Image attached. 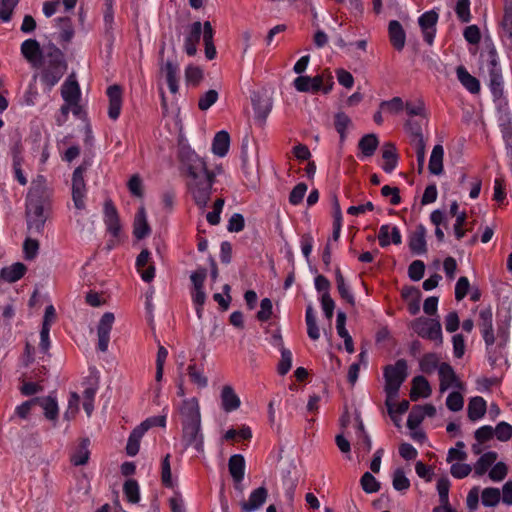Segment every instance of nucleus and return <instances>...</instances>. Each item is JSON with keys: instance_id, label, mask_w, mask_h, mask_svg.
I'll list each match as a JSON object with an SVG mask.
<instances>
[{"instance_id": "7", "label": "nucleus", "mask_w": 512, "mask_h": 512, "mask_svg": "<svg viewBox=\"0 0 512 512\" xmlns=\"http://www.w3.org/2000/svg\"><path fill=\"white\" fill-rule=\"evenodd\" d=\"M412 328L420 337L442 343L441 324L436 319L420 317L414 320Z\"/></svg>"}, {"instance_id": "26", "label": "nucleus", "mask_w": 512, "mask_h": 512, "mask_svg": "<svg viewBox=\"0 0 512 512\" xmlns=\"http://www.w3.org/2000/svg\"><path fill=\"white\" fill-rule=\"evenodd\" d=\"M150 226L147 221L146 211L143 206H141L134 218L133 223V234L137 239H143L150 234Z\"/></svg>"}, {"instance_id": "46", "label": "nucleus", "mask_w": 512, "mask_h": 512, "mask_svg": "<svg viewBox=\"0 0 512 512\" xmlns=\"http://www.w3.org/2000/svg\"><path fill=\"white\" fill-rule=\"evenodd\" d=\"M424 417L425 412L423 411L422 406H413L407 419V427L411 430L416 429L422 423Z\"/></svg>"}, {"instance_id": "64", "label": "nucleus", "mask_w": 512, "mask_h": 512, "mask_svg": "<svg viewBox=\"0 0 512 512\" xmlns=\"http://www.w3.org/2000/svg\"><path fill=\"white\" fill-rule=\"evenodd\" d=\"M502 29L504 34L512 39V3L506 4L505 6Z\"/></svg>"}, {"instance_id": "41", "label": "nucleus", "mask_w": 512, "mask_h": 512, "mask_svg": "<svg viewBox=\"0 0 512 512\" xmlns=\"http://www.w3.org/2000/svg\"><path fill=\"white\" fill-rule=\"evenodd\" d=\"M60 29V40L63 42H70L74 36V29L72 21L69 17H62L57 19Z\"/></svg>"}, {"instance_id": "27", "label": "nucleus", "mask_w": 512, "mask_h": 512, "mask_svg": "<svg viewBox=\"0 0 512 512\" xmlns=\"http://www.w3.org/2000/svg\"><path fill=\"white\" fill-rule=\"evenodd\" d=\"M382 158L384 160V164L382 165L383 170L386 173H391L396 168L398 163V155L396 152V147L393 143L387 142L383 145Z\"/></svg>"}, {"instance_id": "60", "label": "nucleus", "mask_w": 512, "mask_h": 512, "mask_svg": "<svg viewBox=\"0 0 512 512\" xmlns=\"http://www.w3.org/2000/svg\"><path fill=\"white\" fill-rule=\"evenodd\" d=\"M281 351V360L278 364V373L280 375H285L289 372L292 366V353L287 348H282Z\"/></svg>"}, {"instance_id": "38", "label": "nucleus", "mask_w": 512, "mask_h": 512, "mask_svg": "<svg viewBox=\"0 0 512 512\" xmlns=\"http://www.w3.org/2000/svg\"><path fill=\"white\" fill-rule=\"evenodd\" d=\"M305 321L307 325V334L309 338L314 341L318 340L320 338V331L316 322L314 309L311 305H309L306 309Z\"/></svg>"}, {"instance_id": "52", "label": "nucleus", "mask_w": 512, "mask_h": 512, "mask_svg": "<svg viewBox=\"0 0 512 512\" xmlns=\"http://www.w3.org/2000/svg\"><path fill=\"white\" fill-rule=\"evenodd\" d=\"M393 488L397 491H406L410 487V481L405 476L404 471L401 468H398L393 473Z\"/></svg>"}, {"instance_id": "61", "label": "nucleus", "mask_w": 512, "mask_h": 512, "mask_svg": "<svg viewBox=\"0 0 512 512\" xmlns=\"http://www.w3.org/2000/svg\"><path fill=\"white\" fill-rule=\"evenodd\" d=\"M97 388L96 387H88L83 392V408L87 414V416H91L94 410V398L96 395Z\"/></svg>"}, {"instance_id": "55", "label": "nucleus", "mask_w": 512, "mask_h": 512, "mask_svg": "<svg viewBox=\"0 0 512 512\" xmlns=\"http://www.w3.org/2000/svg\"><path fill=\"white\" fill-rule=\"evenodd\" d=\"M455 12L458 19L463 23H468L471 20L470 14V0H458L455 6Z\"/></svg>"}, {"instance_id": "56", "label": "nucleus", "mask_w": 512, "mask_h": 512, "mask_svg": "<svg viewBox=\"0 0 512 512\" xmlns=\"http://www.w3.org/2000/svg\"><path fill=\"white\" fill-rule=\"evenodd\" d=\"M185 78L188 83L197 86L203 79V71L195 65H188L185 69Z\"/></svg>"}, {"instance_id": "11", "label": "nucleus", "mask_w": 512, "mask_h": 512, "mask_svg": "<svg viewBox=\"0 0 512 512\" xmlns=\"http://www.w3.org/2000/svg\"><path fill=\"white\" fill-rule=\"evenodd\" d=\"M20 51L24 59L33 67L39 68L42 64V49L35 39H27L22 42Z\"/></svg>"}, {"instance_id": "14", "label": "nucleus", "mask_w": 512, "mask_h": 512, "mask_svg": "<svg viewBox=\"0 0 512 512\" xmlns=\"http://www.w3.org/2000/svg\"><path fill=\"white\" fill-rule=\"evenodd\" d=\"M437 21L438 13L434 10L423 13L418 19L419 26L423 33V38L429 45L433 44Z\"/></svg>"}, {"instance_id": "10", "label": "nucleus", "mask_w": 512, "mask_h": 512, "mask_svg": "<svg viewBox=\"0 0 512 512\" xmlns=\"http://www.w3.org/2000/svg\"><path fill=\"white\" fill-rule=\"evenodd\" d=\"M182 442L184 443L185 448L192 446L199 453L204 451L201 422L182 425Z\"/></svg>"}, {"instance_id": "19", "label": "nucleus", "mask_w": 512, "mask_h": 512, "mask_svg": "<svg viewBox=\"0 0 512 512\" xmlns=\"http://www.w3.org/2000/svg\"><path fill=\"white\" fill-rule=\"evenodd\" d=\"M104 221L108 231L115 237L119 235L121 225L119 215L111 200H106L104 204Z\"/></svg>"}, {"instance_id": "6", "label": "nucleus", "mask_w": 512, "mask_h": 512, "mask_svg": "<svg viewBox=\"0 0 512 512\" xmlns=\"http://www.w3.org/2000/svg\"><path fill=\"white\" fill-rule=\"evenodd\" d=\"M154 426L165 427L166 416L160 415L147 418L132 430L126 445V452L129 456H135L139 452L141 438Z\"/></svg>"}, {"instance_id": "12", "label": "nucleus", "mask_w": 512, "mask_h": 512, "mask_svg": "<svg viewBox=\"0 0 512 512\" xmlns=\"http://www.w3.org/2000/svg\"><path fill=\"white\" fill-rule=\"evenodd\" d=\"M115 317L111 312H106L102 315L98 326H97V336H98V349L101 352H106L108 350V344L110 341V332L112 330V326L114 323Z\"/></svg>"}, {"instance_id": "53", "label": "nucleus", "mask_w": 512, "mask_h": 512, "mask_svg": "<svg viewBox=\"0 0 512 512\" xmlns=\"http://www.w3.org/2000/svg\"><path fill=\"white\" fill-rule=\"evenodd\" d=\"M167 356H168L167 349L164 346L160 345L158 347L157 357H156V374H155V379H156L157 382H160L162 380V378H163L164 364H165Z\"/></svg>"}, {"instance_id": "2", "label": "nucleus", "mask_w": 512, "mask_h": 512, "mask_svg": "<svg viewBox=\"0 0 512 512\" xmlns=\"http://www.w3.org/2000/svg\"><path fill=\"white\" fill-rule=\"evenodd\" d=\"M48 194L43 176H38L32 182L27 195L26 214L27 225L30 231L41 233L44 228L47 216L44 213V207L47 206Z\"/></svg>"}, {"instance_id": "8", "label": "nucleus", "mask_w": 512, "mask_h": 512, "mask_svg": "<svg viewBox=\"0 0 512 512\" xmlns=\"http://www.w3.org/2000/svg\"><path fill=\"white\" fill-rule=\"evenodd\" d=\"M86 170V165H80L74 170L72 176V200L78 210L85 209L86 184L84 173Z\"/></svg>"}, {"instance_id": "51", "label": "nucleus", "mask_w": 512, "mask_h": 512, "mask_svg": "<svg viewBox=\"0 0 512 512\" xmlns=\"http://www.w3.org/2000/svg\"><path fill=\"white\" fill-rule=\"evenodd\" d=\"M218 92L214 89H210L200 96L198 100V108L201 111L208 110L213 104H215L218 100Z\"/></svg>"}, {"instance_id": "33", "label": "nucleus", "mask_w": 512, "mask_h": 512, "mask_svg": "<svg viewBox=\"0 0 512 512\" xmlns=\"http://www.w3.org/2000/svg\"><path fill=\"white\" fill-rule=\"evenodd\" d=\"M467 412L471 421L479 420L486 413V401L480 396L471 398L468 404Z\"/></svg>"}, {"instance_id": "43", "label": "nucleus", "mask_w": 512, "mask_h": 512, "mask_svg": "<svg viewBox=\"0 0 512 512\" xmlns=\"http://www.w3.org/2000/svg\"><path fill=\"white\" fill-rule=\"evenodd\" d=\"M482 504L486 507H494L501 500L500 490L498 488L488 487L482 491Z\"/></svg>"}, {"instance_id": "18", "label": "nucleus", "mask_w": 512, "mask_h": 512, "mask_svg": "<svg viewBox=\"0 0 512 512\" xmlns=\"http://www.w3.org/2000/svg\"><path fill=\"white\" fill-rule=\"evenodd\" d=\"M61 95L66 103L69 105H75L74 113L77 114V110L79 108L78 103L80 100V88L78 82L69 77L62 85Z\"/></svg>"}, {"instance_id": "28", "label": "nucleus", "mask_w": 512, "mask_h": 512, "mask_svg": "<svg viewBox=\"0 0 512 512\" xmlns=\"http://www.w3.org/2000/svg\"><path fill=\"white\" fill-rule=\"evenodd\" d=\"M228 470L233 480L243 481L245 474V459L241 454H234L228 460Z\"/></svg>"}, {"instance_id": "54", "label": "nucleus", "mask_w": 512, "mask_h": 512, "mask_svg": "<svg viewBox=\"0 0 512 512\" xmlns=\"http://www.w3.org/2000/svg\"><path fill=\"white\" fill-rule=\"evenodd\" d=\"M446 406L453 412L462 410L464 406V398L460 390L451 392L446 399Z\"/></svg>"}, {"instance_id": "9", "label": "nucleus", "mask_w": 512, "mask_h": 512, "mask_svg": "<svg viewBox=\"0 0 512 512\" xmlns=\"http://www.w3.org/2000/svg\"><path fill=\"white\" fill-rule=\"evenodd\" d=\"M439 375V390L444 393L450 388L460 391L465 390V384L456 375L453 367L446 362H442L438 369Z\"/></svg>"}, {"instance_id": "58", "label": "nucleus", "mask_w": 512, "mask_h": 512, "mask_svg": "<svg viewBox=\"0 0 512 512\" xmlns=\"http://www.w3.org/2000/svg\"><path fill=\"white\" fill-rule=\"evenodd\" d=\"M19 0H0V19L7 22L11 19L14 8Z\"/></svg>"}, {"instance_id": "31", "label": "nucleus", "mask_w": 512, "mask_h": 512, "mask_svg": "<svg viewBox=\"0 0 512 512\" xmlns=\"http://www.w3.org/2000/svg\"><path fill=\"white\" fill-rule=\"evenodd\" d=\"M457 77L460 83L470 92L476 94L480 91V83L477 78L472 76L465 67L459 66L456 69Z\"/></svg>"}, {"instance_id": "17", "label": "nucleus", "mask_w": 512, "mask_h": 512, "mask_svg": "<svg viewBox=\"0 0 512 512\" xmlns=\"http://www.w3.org/2000/svg\"><path fill=\"white\" fill-rule=\"evenodd\" d=\"M268 491L265 487H259L253 490L248 500H243L239 503L242 512H254L258 510L266 501Z\"/></svg>"}, {"instance_id": "13", "label": "nucleus", "mask_w": 512, "mask_h": 512, "mask_svg": "<svg viewBox=\"0 0 512 512\" xmlns=\"http://www.w3.org/2000/svg\"><path fill=\"white\" fill-rule=\"evenodd\" d=\"M182 425L201 422L200 408L197 398L184 399L179 407Z\"/></svg>"}, {"instance_id": "23", "label": "nucleus", "mask_w": 512, "mask_h": 512, "mask_svg": "<svg viewBox=\"0 0 512 512\" xmlns=\"http://www.w3.org/2000/svg\"><path fill=\"white\" fill-rule=\"evenodd\" d=\"M432 393L431 386L424 376H415L412 379L410 399L417 401L419 398H428Z\"/></svg>"}, {"instance_id": "25", "label": "nucleus", "mask_w": 512, "mask_h": 512, "mask_svg": "<svg viewBox=\"0 0 512 512\" xmlns=\"http://www.w3.org/2000/svg\"><path fill=\"white\" fill-rule=\"evenodd\" d=\"M388 32L392 46L397 51H401L406 43V34L400 22L397 20L390 21Z\"/></svg>"}, {"instance_id": "44", "label": "nucleus", "mask_w": 512, "mask_h": 512, "mask_svg": "<svg viewBox=\"0 0 512 512\" xmlns=\"http://www.w3.org/2000/svg\"><path fill=\"white\" fill-rule=\"evenodd\" d=\"M352 124L350 117L344 112H338L335 115V129L340 135V141L343 142L346 137V129Z\"/></svg>"}, {"instance_id": "15", "label": "nucleus", "mask_w": 512, "mask_h": 512, "mask_svg": "<svg viewBox=\"0 0 512 512\" xmlns=\"http://www.w3.org/2000/svg\"><path fill=\"white\" fill-rule=\"evenodd\" d=\"M160 73L166 78L169 90L171 93L176 94L179 90V66L178 63L172 60H161L159 62Z\"/></svg>"}, {"instance_id": "42", "label": "nucleus", "mask_w": 512, "mask_h": 512, "mask_svg": "<svg viewBox=\"0 0 512 512\" xmlns=\"http://www.w3.org/2000/svg\"><path fill=\"white\" fill-rule=\"evenodd\" d=\"M503 78L501 71H489V87L495 98H500L503 92Z\"/></svg>"}, {"instance_id": "1", "label": "nucleus", "mask_w": 512, "mask_h": 512, "mask_svg": "<svg viewBox=\"0 0 512 512\" xmlns=\"http://www.w3.org/2000/svg\"><path fill=\"white\" fill-rule=\"evenodd\" d=\"M181 171L187 177V188L195 204L206 207L210 200L215 174L207 167L203 158L189 148L183 147L179 152Z\"/></svg>"}, {"instance_id": "29", "label": "nucleus", "mask_w": 512, "mask_h": 512, "mask_svg": "<svg viewBox=\"0 0 512 512\" xmlns=\"http://www.w3.org/2000/svg\"><path fill=\"white\" fill-rule=\"evenodd\" d=\"M222 408L226 412H231L239 408L240 399L230 385H225L221 391Z\"/></svg>"}, {"instance_id": "40", "label": "nucleus", "mask_w": 512, "mask_h": 512, "mask_svg": "<svg viewBox=\"0 0 512 512\" xmlns=\"http://www.w3.org/2000/svg\"><path fill=\"white\" fill-rule=\"evenodd\" d=\"M187 373L191 382L194 383L198 388L203 389L208 386V378L203 374L202 371L197 369L195 363H192L187 367Z\"/></svg>"}, {"instance_id": "5", "label": "nucleus", "mask_w": 512, "mask_h": 512, "mask_svg": "<svg viewBox=\"0 0 512 512\" xmlns=\"http://www.w3.org/2000/svg\"><path fill=\"white\" fill-rule=\"evenodd\" d=\"M408 365L405 359H399L394 364L384 367L383 377L385 380L384 391L387 399L385 404L388 409L389 415H392L391 400L397 397L401 385L404 383L408 376Z\"/></svg>"}, {"instance_id": "20", "label": "nucleus", "mask_w": 512, "mask_h": 512, "mask_svg": "<svg viewBox=\"0 0 512 512\" xmlns=\"http://www.w3.org/2000/svg\"><path fill=\"white\" fill-rule=\"evenodd\" d=\"M202 34V23L200 21L193 22L185 37L184 49L189 56H194L197 53V44L200 41Z\"/></svg>"}, {"instance_id": "4", "label": "nucleus", "mask_w": 512, "mask_h": 512, "mask_svg": "<svg viewBox=\"0 0 512 512\" xmlns=\"http://www.w3.org/2000/svg\"><path fill=\"white\" fill-rule=\"evenodd\" d=\"M45 63L41 72L42 83L50 90L67 71V63L63 52L54 44L48 46Z\"/></svg>"}, {"instance_id": "45", "label": "nucleus", "mask_w": 512, "mask_h": 512, "mask_svg": "<svg viewBox=\"0 0 512 512\" xmlns=\"http://www.w3.org/2000/svg\"><path fill=\"white\" fill-rule=\"evenodd\" d=\"M123 492L127 500L131 503H137L140 500L139 485L134 479L127 480L123 485Z\"/></svg>"}, {"instance_id": "36", "label": "nucleus", "mask_w": 512, "mask_h": 512, "mask_svg": "<svg viewBox=\"0 0 512 512\" xmlns=\"http://www.w3.org/2000/svg\"><path fill=\"white\" fill-rule=\"evenodd\" d=\"M498 454L494 451H489L480 456L474 465V474L477 476L484 475L487 470L494 464Z\"/></svg>"}, {"instance_id": "62", "label": "nucleus", "mask_w": 512, "mask_h": 512, "mask_svg": "<svg viewBox=\"0 0 512 512\" xmlns=\"http://www.w3.org/2000/svg\"><path fill=\"white\" fill-rule=\"evenodd\" d=\"M425 272L424 262L421 260L413 261L408 267V275L411 280L419 281L423 278Z\"/></svg>"}, {"instance_id": "63", "label": "nucleus", "mask_w": 512, "mask_h": 512, "mask_svg": "<svg viewBox=\"0 0 512 512\" xmlns=\"http://www.w3.org/2000/svg\"><path fill=\"white\" fill-rule=\"evenodd\" d=\"M39 250V242L32 238H26L23 244V252L26 260H33Z\"/></svg>"}, {"instance_id": "48", "label": "nucleus", "mask_w": 512, "mask_h": 512, "mask_svg": "<svg viewBox=\"0 0 512 512\" xmlns=\"http://www.w3.org/2000/svg\"><path fill=\"white\" fill-rule=\"evenodd\" d=\"M170 454H167L161 463V481L162 484L168 488L174 487V482L172 480L171 474V466H170Z\"/></svg>"}, {"instance_id": "35", "label": "nucleus", "mask_w": 512, "mask_h": 512, "mask_svg": "<svg viewBox=\"0 0 512 512\" xmlns=\"http://www.w3.org/2000/svg\"><path fill=\"white\" fill-rule=\"evenodd\" d=\"M444 149L442 145H435L429 160V171L434 175H440L443 172Z\"/></svg>"}, {"instance_id": "47", "label": "nucleus", "mask_w": 512, "mask_h": 512, "mask_svg": "<svg viewBox=\"0 0 512 512\" xmlns=\"http://www.w3.org/2000/svg\"><path fill=\"white\" fill-rule=\"evenodd\" d=\"M14 147L15 148L13 150V169L15 177L21 185H26L27 179L24 176L23 171L21 169L22 157L20 156V151L18 150V147H20V145L16 144Z\"/></svg>"}, {"instance_id": "50", "label": "nucleus", "mask_w": 512, "mask_h": 512, "mask_svg": "<svg viewBox=\"0 0 512 512\" xmlns=\"http://www.w3.org/2000/svg\"><path fill=\"white\" fill-rule=\"evenodd\" d=\"M362 489L366 493H376L380 490V483L376 480V478L370 473L365 472L360 480Z\"/></svg>"}, {"instance_id": "34", "label": "nucleus", "mask_w": 512, "mask_h": 512, "mask_svg": "<svg viewBox=\"0 0 512 512\" xmlns=\"http://www.w3.org/2000/svg\"><path fill=\"white\" fill-rule=\"evenodd\" d=\"M89 444V439L85 438L81 440L78 447L73 452L70 458L73 465L80 466L85 465L88 462L90 456V451L88 448Z\"/></svg>"}, {"instance_id": "49", "label": "nucleus", "mask_w": 512, "mask_h": 512, "mask_svg": "<svg viewBox=\"0 0 512 512\" xmlns=\"http://www.w3.org/2000/svg\"><path fill=\"white\" fill-rule=\"evenodd\" d=\"M80 396L76 392H71L68 400V407L64 412V418L70 421L75 418L79 412Z\"/></svg>"}, {"instance_id": "57", "label": "nucleus", "mask_w": 512, "mask_h": 512, "mask_svg": "<svg viewBox=\"0 0 512 512\" xmlns=\"http://www.w3.org/2000/svg\"><path fill=\"white\" fill-rule=\"evenodd\" d=\"M406 129L411 137V142H418L419 139H424L422 133V123L418 120H408L406 122Z\"/></svg>"}, {"instance_id": "37", "label": "nucleus", "mask_w": 512, "mask_h": 512, "mask_svg": "<svg viewBox=\"0 0 512 512\" xmlns=\"http://www.w3.org/2000/svg\"><path fill=\"white\" fill-rule=\"evenodd\" d=\"M379 145V140L376 134H366L364 135L358 143V147L361 150L362 154L366 157L372 156L377 147Z\"/></svg>"}, {"instance_id": "3", "label": "nucleus", "mask_w": 512, "mask_h": 512, "mask_svg": "<svg viewBox=\"0 0 512 512\" xmlns=\"http://www.w3.org/2000/svg\"><path fill=\"white\" fill-rule=\"evenodd\" d=\"M509 321L510 318L499 322L495 333L492 308L489 306L480 310L478 326L487 347L492 346L497 341L500 346L506 344L509 338Z\"/></svg>"}, {"instance_id": "16", "label": "nucleus", "mask_w": 512, "mask_h": 512, "mask_svg": "<svg viewBox=\"0 0 512 512\" xmlns=\"http://www.w3.org/2000/svg\"><path fill=\"white\" fill-rule=\"evenodd\" d=\"M109 99L108 116L111 120H117L122 108V89L119 85H111L107 88Z\"/></svg>"}, {"instance_id": "32", "label": "nucleus", "mask_w": 512, "mask_h": 512, "mask_svg": "<svg viewBox=\"0 0 512 512\" xmlns=\"http://www.w3.org/2000/svg\"><path fill=\"white\" fill-rule=\"evenodd\" d=\"M230 146V136L227 131H219L216 133L213 143H212V152L219 156L224 157L229 150Z\"/></svg>"}, {"instance_id": "39", "label": "nucleus", "mask_w": 512, "mask_h": 512, "mask_svg": "<svg viewBox=\"0 0 512 512\" xmlns=\"http://www.w3.org/2000/svg\"><path fill=\"white\" fill-rule=\"evenodd\" d=\"M439 358L435 353L425 354L419 361V368L423 373L431 374L439 369Z\"/></svg>"}, {"instance_id": "22", "label": "nucleus", "mask_w": 512, "mask_h": 512, "mask_svg": "<svg viewBox=\"0 0 512 512\" xmlns=\"http://www.w3.org/2000/svg\"><path fill=\"white\" fill-rule=\"evenodd\" d=\"M36 400L37 405L43 409L45 418L51 421L53 426H56L59 415V408L56 398L49 395L47 397H36Z\"/></svg>"}, {"instance_id": "59", "label": "nucleus", "mask_w": 512, "mask_h": 512, "mask_svg": "<svg viewBox=\"0 0 512 512\" xmlns=\"http://www.w3.org/2000/svg\"><path fill=\"white\" fill-rule=\"evenodd\" d=\"M494 435L499 441L506 442L512 437V426L502 421L494 428Z\"/></svg>"}, {"instance_id": "30", "label": "nucleus", "mask_w": 512, "mask_h": 512, "mask_svg": "<svg viewBox=\"0 0 512 512\" xmlns=\"http://www.w3.org/2000/svg\"><path fill=\"white\" fill-rule=\"evenodd\" d=\"M26 270L27 268L23 263L17 262L8 267L2 268L0 271V277L9 283H14L24 276Z\"/></svg>"}, {"instance_id": "24", "label": "nucleus", "mask_w": 512, "mask_h": 512, "mask_svg": "<svg viewBox=\"0 0 512 512\" xmlns=\"http://www.w3.org/2000/svg\"><path fill=\"white\" fill-rule=\"evenodd\" d=\"M322 76L317 75L313 78L309 76H299L294 80V87L299 92H318L322 89Z\"/></svg>"}, {"instance_id": "21", "label": "nucleus", "mask_w": 512, "mask_h": 512, "mask_svg": "<svg viewBox=\"0 0 512 512\" xmlns=\"http://www.w3.org/2000/svg\"><path fill=\"white\" fill-rule=\"evenodd\" d=\"M426 229L419 224L409 236V248L413 254L421 255L427 252Z\"/></svg>"}]
</instances>
